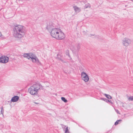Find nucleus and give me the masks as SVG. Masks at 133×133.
Instances as JSON below:
<instances>
[{
	"mask_svg": "<svg viewBox=\"0 0 133 133\" xmlns=\"http://www.w3.org/2000/svg\"><path fill=\"white\" fill-rule=\"evenodd\" d=\"M122 42L123 46L127 47L131 44V41L130 39L127 37H125L122 39Z\"/></svg>",
	"mask_w": 133,
	"mask_h": 133,
	"instance_id": "39448f33",
	"label": "nucleus"
},
{
	"mask_svg": "<svg viewBox=\"0 0 133 133\" xmlns=\"http://www.w3.org/2000/svg\"><path fill=\"white\" fill-rule=\"evenodd\" d=\"M104 96L108 99H111V97L110 95H107L106 94H104Z\"/></svg>",
	"mask_w": 133,
	"mask_h": 133,
	"instance_id": "9d476101",
	"label": "nucleus"
},
{
	"mask_svg": "<svg viewBox=\"0 0 133 133\" xmlns=\"http://www.w3.org/2000/svg\"><path fill=\"white\" fill-rule=\"evenodd\" d=\"M2 36V34L1 32H0V37L1 36Z\"/></svg>",
	"mask_w": 133,
	"mask_h": 133,
	"instance_id": "4be33fe9",
	"label": "nucleus"
},
{
	"mask_svg": "<svg viewBox=\"0 0 133 133\" xmlns=\"http://www.w3.org/2000/svg\"><path fill=\"white\" fill-rule=\"evenodd\" d=\"M105 99H106V98H101V99L102 100L104 101H105Z\"/></svg>",
	"mask_w": 133,
	"mask_h": 133,
	"instance_id": "6ab92c4d",
	"label": "nucleus"
},
{
	"mask_svg": "<svg viewBox=\"0 0 133 133\" xmlns=\"http://www.w3.org/2000/svg\"><path fill=\"white\" fill-rule=\"evenodd\" d=\"M128 99L129 101H133V96H131L129 97L128 98Z\"/></svg>",
	"mask_w": 133,
	"mask_h": 133,
	"instance_id": "2eb2a0df",
	"label": "nucleus"
},
{
	"mask_svg": "<svg viewBox=\"0 0 133 133\" xmlns=\"http://www.w3.org/2000/svg\"><path fill=\"white\" fill-rule=\"evenodd\" d=\"M61 99L62 101H64L65 103H66L67 102V100L65 99V98L64 97H61Z\"/></svg>",
	"mask_w": 133,
	"mask_h": 133,
	"instance_id": "4468645a",
	"label": "nucleus"
},
{
	"mask_svg": "<svg viewBox=\"0 0 133 133\" xmlns=\"http://www.w3.org/2000/svg\"><path fill=\"white\" fill-rule=\"evenodd\" d=\"M13 35L16 38H21L25 34V27L23 25H18L15 26Z\"/></svg>",
	"mask_w": 133,
	"mask_h": 133,
	"instance_id": "f03ea898",
	"label": "nucleus"
},
{
	"mask_svg": "<svg viewBox=\"0 0 133 133\" xmlns=\"http://www.w3.org/2000/svg\"><path fill=\"white\" fill-rule=\"evenodd\" d=\"M47 28L48 31H51V35L53 37L59 39H63L65 37L64 33L60 29L55 28L53 24L48 25Z\"/></svg>",
	"mask_w": 133,
	"mask_h": 133,
	"instance_id": "f257e3e1",
	"label": "nucleus"
},
{
	"mask_svg": "<svg viewBox=\"0 0 133 133\" xmlns=\"http://www.w3.org/2000/svg\"><path fill=\"white\" fill-rule=\"evenodd\" d=\"M34 103L35 104H37L38 103L36 102H34Z\"/></svg>",
	"mask_w": 133,
	"mask_h": 133,
	"instance_id": "5701e85b",
	"label": "nucleus"
},
{
	"mask_svg": "<svg viewBox=\"0 0 133 133\" xmlns=\"http://www.w3.org/2000/svg\"><path fill=\"white\" fill-rule=\"evenodd\" d=\"M115 111H116V112L117 113H118V114H119V111H118V110H116V109H115Z\"/></svg>",
	"mask_w": 133,
	"mask_h": 133,
	"instance_id": "a211bd4d",
	"label": "nucleus"
},
{
	"mask_svg": "<svg viewBox=\"0 0 133 133\" xmlns=\"http://www.w3.org/2000/svg\"><path fill=\"white\" fill-rule=\"evenodd\" d=\"M66 53H67V55H69V51L68 50H67L66 51ZM69 56V55H68V56Z\"/></svg>",
	"mask_w": 133,
	"mask_h": 133,
	"instance_id": "aec40b11",
	"label": "nucleus"
},
{
	"mask_svg": "<svg viewBox=\"0 0 133 133\" xmlns=\"http://www.w3.org/2000/svg\"><path fill=\"white\" fill-rule=\"evenodd\" d=\"M9 58L6 56H3L0 58V62L3 63H7L9 61Z\"/></svg>",
	"mask_w": 133,
	"mask_h": 133,
	"instance_id": "0eeeda50",
	"label": "nucleus"
},
{
	"mask_svg": "<svg viewBox=\"0 0 133 133\" xmlns=\"http://www.w3.org/2000/svg\"><path fill=\"white\" fill-rule=\"evenodd\" d=\"M131 0L132 1H133V0Z\"/></svg>",
	"mask_w": 133,
	"mask_h": 133,
	"instance_id": "b1692460",
	"label": "nucleus"
},
{
	"mask_svg": "<svg viewBox=\"0 0 133 133\" xmlns=\"http://www.w3.org/2000/svg\"><path fill=\"white\" fill-rule=\"evenodd\" d=\"M58 59H59L61 61H62V62H63V60L62 59H61V58H58Z\"/></svg>",
	"mask_w": 133,
	"mask_h": 133,
	"instance_id": "412c9836",
	"label": "nucleus"
},
{
	"mask_svg": "<svg viewBox=\"0 0 133 133\" xmlns=\"http://www.w3.org/2000/svg\"><path fill=\"white\" fill-rule=\"evenodd\" d=\"M90 4L88 3L86 4L85 6V8H90Z\"/></svg>",
	"mask_w": 133,
	"mask_h": 133,
	"instance_id": "ddd939ff",
	"label": "nucleus"
},
{
	"mask_svg": "<svg viewBox=\"0 0 133 133\" xmlns=\"http://www.w3.org/2000/svg\"><path fill=\"white\" fill-rule=\"evenodd\" d=\"M69 129L68 127H67L65 129V133H70L69 131Z\"/></svg>",
	"mask_w": 133,
	"mask_h": 133,
	"instance_id": "f8f14e48",
	"label": "nucleus"
},
{
	"mask_svg": "<svg viewBox=\"0 0 133 133\" xmlns=\"http://www.w3.org/2000/svg\"><path fill=\"white\" fill-rule=\"evenodd\" d=\"M19 97L17 96H14L11 99V101L12 102H15L17 101L19 99Z\"/></svg>",
	"mask_w": 133,
	"mask_h": 133,
	"instance_id": "1a4fd4ad",
	"label": "nucleus"
},
{
	"mask_svg": "<svg viewBox=\"0 0 133 133\" xmlns=\"http://www.w3.org/2000/svg\"><path fill=\"white\" fill-rule=\"evenodd\" d=\"M42 87V85L39 83L34 84L29 88L28 92L32 95H37Z\"/></svg>",
	"mask_w": 133,
	"mask_h": 133,
	"instance_id": "7ed1b4c3",
	"label": "nucleus"
},
{
	"mask_svg": "<svg viewBox=\"0 0 133 133\" xmlns=\"http://www.w3.org/2000/svg\"><path fill=\"white\" fill-rule=\"evenodd\" d=\"M1 114L3 115L4 113V110L3 107H2L1 108Z\"/></svg>",
	"mask_w": 133,
	"mask_h": 133,
	"instance_id": "dca6fc26",
	"label": "nucleus"
},
{
	"mask_svg": "<svg viewBox=\"0 0 133 133\" xmlns=\"http://www.w3.org/2000/svg\"><path fill=\"white\" fill-rule=\"evenodd\" d=\"M23 56L24 57L32 61V62L34 63H36L38 65L41 64L38 58L32 53H25L23 55Z\"/></svg>",
	"mask_w": 133,
	"mask_h": 133,
	"instance_id": "20e7f679",
	"label": "nucleus"
},
{
	"mask_svg": "<svg viewBox=\"0 0 133 133\" xmlns=\"http://www.w3.org/2000/svg\"><path fill=\"white\" fill-rule=\"evenodd\" d=\"M81 78L82 80L85 82H87L89 80L88 76L87 74L84 72H82L81 74Z\"/></svg>",
	"mask_w": 133,
	"mask_h": 133,
	"instance_id": "423d86ee",
	"label": "nucleus"
},
{
	"mask_svg": "<svg viewBox=\"0 0 133 133\" xmlns=\"http://www.w3.org/2000/svg\"><path fill=\"white\" fill-rule=\"evenodd\" d=\"M73 8L75 12L76 13H78L81 10V8L77 7L76 6H73Z\"/></svg>",
	"mask_w": 133,
	"mask_h": 133,
	"instance_id": "6e6552de",
	"label": "nucleus"
},
{
	"mask_svg": "<svg viewBox=\"0 0 133 133\" xmlns=\"http://www.w3.org/2000/svg\"><path fill=\"white\" fill-rule=\"evenodd\" d=\"M122 121L121 120H118L116 121V122L115 123V125H116L120 123Z\"/></svg>",
	"mask_w": 133,
	"mask_h": 133,
	"instance_id": "9b49d317",
	"label": "nucleus"
},
{
	"mask_svg": "<svg viewBox=\"0 0 133 133\" xmlns=\"http://www.w3.org/2000/svg\"><path fill=\"white\" fill-rule=\"evenodd\" d=\"M105 101L107 103L108 102L110 103L111 102V100L107 99H105Z\"/></svg>",
	"mask_w": 133,
	"mask_h": 133,
	"instance_id": "f3484780",
	"label": "nucleus"
}]
</instances>
